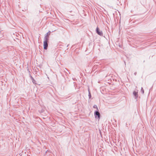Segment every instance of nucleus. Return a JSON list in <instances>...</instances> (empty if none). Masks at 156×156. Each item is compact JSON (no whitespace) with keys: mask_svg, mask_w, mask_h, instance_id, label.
<instances>
[{"mask_svg":"<svg viewBox=\"0 0 156 156\" xmlns=\"http://www.w3.org/2000/svg\"><path fill=\"white\" fill-rule=\"evenodd\" d=\"M96 32L98 35L101 36H102L103 35L102 31H100L99 28L98 27L96 29Z\"/></svg>","mask_w":156,"mask_h":156,"instance_id":"1","label":"nucleus"},{"mask_svg":"<svg viewBox=\"0 0 156 156\" xmlns=\"http://www.w3.org/2000/svg\"><path fill=\"white\" fill-rule=\"evenodd\" d=\"M44 49L47 50L48 47V42L45 41H44Z\"/></svg>","mask_w":156,"mask_h":156,"instance_id":"2","label":"nucleus"},{"mask_svg":"<svg viewBox=\"0 0 156 156\" xmlns=\"http://www.w3.org/2000/svg\"><path fill=\"white\" fill-rule=\"evenodd\" d=\"M95 115L98 116V118L99 119L100 118V113L98 112H96L95 113Z\"/></svg>","mask_w":156,"mask_h":156,"instance_id":"3","label":"nucleus"},{"mask_svg":"<svg viewBox=\"0 0 156 156\" xmlns=\"http://www.w3.org/2000/svg\"><path fill=\"white\" fill-rule=\"evenodd\" d=\"M44 41H46V42H48V40H49V37H44Z\"/></svg>","mask_w":156,"mask_h":156,"instance_id":"4","label":"nucleus"},{"mask_svg":"<svg viewBox=\"0 0 156 156\" xmlns=\"http://www.w3.org/2000/svg\"><path fill=\"white\" fill-rule=\"evenodd\" d=\"M133 94L135 95V96H136L137 95V92L136 91H134L133 93Z\"/></svg>","mask_w":156,"mask_h":156,"instance_id":"5","label":"nucleus"},{"mask_svg":"<svg viewBox=\"0 0 156 156\" xmlns=\"http://www.w3.org/2000/svg\"><path fill=\"white\" fill-rule=\"evenodd\" d=\"M50 33H51L50 31H49L46 34L49 36V35H50Z\"/></svg>","mask_w":156,"mask_h":156,"instance_id":"6","label":"nucleus"},{"mask_svg":"<svg viewBox=\"0 0 156 156\" xmlns=\"http://www.w3.org/2000/svg\"><path fill=\"white\" fill-rule=\"evenodd\" d=\"M93 107H94V108H96V109H98V107H97V105H94V106H93Z\"/></svg>","mask_w":156,"mask_h":156,"instance_id":"7","label":"nucleus"},{"mask_svg":"<svg viewBox=\"0 0 156 156\" xmlns=\"http://www.w3.org/2000/svg\"><path fill=\"white\" fill-rule=\"evenodd\" d=\"M44 37H49V36L45 34Z\"/></svg>","mask_w":156,"mask_h":156,"instance_id":"8","label":"nucleus"},{"mask_svg":"<svg viewBox=\"0 0 156 156\" xmlns=\"http://www.w3.org/2000/svg\"><path fill=\"white\" fill-rule=\"evenodd\" d=\"M89 96H90V97H91V94H90V92H89Z\"/></svg>","mask_w":156,"mask_h":156,"instance_id":"9","label":"nucleus"},{"mask_svg":"<svg viewBox=\"0 0 156 156\" xmlns=\"http://www.w3.org/2000/svg\"><path fill=\"white\" fill-rule=\"evenodd\" d=\"M142 92H143V93H144V90H143Z\"/></svg>","mask_w":156,"mask_h":156,"instance_id":"10","label":"nucleus"}]
</instances>
